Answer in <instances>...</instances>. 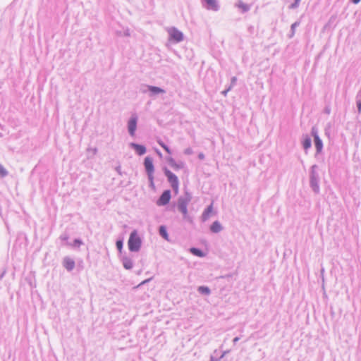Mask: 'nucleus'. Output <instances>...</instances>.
<instances>
[{
  "label": "nucleus",
  "mask_w": 361,
  "mask_h": 361,
  "mask_svg": "<svg viewBox=\"0 0 361 361\" xmlns=\"http://www.w3.org/2000/svg\"><path fill=\"white\" fill-rule=\"evenodd\" d=\"M192 200V196L188 192H185L183 196L178 200V209L183 214V219L191 221L188 214V204Z\"/></svg>",
  "instance_id": "obj_1"
},
{
  "label": "nucleus",
  "mask_w": 361,
  "mask_h": 361,
  "mask_svg": "<svg viewBox=\"0 0 361 361\" xmlns=\"http://www.w3.org/2000/svg\"><path fill=\"white\" fill-rule=\"evenodd\" d=\"M142 245V240L139 236L136 230L133 231L128 241V249L130 252H138Z\"/></svg>",
  "instance_id": "obj_2"
},
{
  "label": "nucleus",
  "mask_w": 361,
  "mask_h": 361,
  "mask_svg": "<svg viewBox=\"0 0 361 361\" xmlns=\"http://www.w3.org/2000/svg\"><path fill=\"white\" fill-rule=\"evenodd\" d=\"M317 165H313L310 169V185L312 190L316 193L318 194L319 192V176L318 172Z\"/></svg>",
  "instance_id": "obj_3"
},
{
  "label": "nucleus",
  "mask_w": 361,
  "mask_h": 361,
  "mask_svg": "<svg viewBox=\"0 0 361 361\" xmlns=\"http://www.w3.org/2000/svg\"><path fill=\"white\" fill-rule=\"evenodd\" d=\"M164 172L165 176L167 177V180L170 183L172 188L177 191L179 185V180L178 177L166 167H164Z\"/></svg>",
  "instance_id": "obj_4"
},
{
  "label": "nucleus",
  "mask_w": 361,
  "mask_h": 361,
  "mask_svg": "<svg viewBox=\"0 0 361 361\" xmlns=\"http://www.w3.org/2000/svg\"><path fill=\"white\" fill-rule=\"evenodd\" d=\"M170 39L174 42H180L183 40V34L177 28L173 27L168 30Z\"/></svg>",
  "instance_id": "obj_5"
},
{
  "label": "nucleus",
  "mask_w": 361,
  "mask_h": 361,
  "mask_svg": "<svg viewBox=\"0 0 361 361\" xmlns=\"http://www.w3.org/2000/svg\"><path fill=\"white\" fill-rule=\"evenodd\" d=\"M144 166L147 174L148 179H152V175L154 174V172L152 158L150 157H146L144 161Z\"/></svg>",
  "instance_id": "obj_6"
},
{
  "label": "nucleus",
  "mask_w": 361,
  "mask_h": 361,
  "mask_svg": "<svg viewBox=\"0 0 361 361\" xmlns=\"http://www.w3.org/2000/svg\"><path fill=\"white\" fill-rule=\"evenodd\" d=\"M171 191L169 190H164L157 201V204L158 206H164L167 204L171 200Z\"/></svg>",
  "instance_id": "obj_7"
},
{
  "label": "nucleus",
  "mask_w": 361,
  "mask_h": 361,
  "mask_svg": "<svg viewBox=\"0 0 361 361\" xmlns=\"http://www.w3.org/2000/svg\"><path fill=\"white\" fill-rule=\"evenodd\" d=\"M137 117L136 116H132L128 122V130L131 136L135 135L137 128Z\"/></svg>",
  "instance_id": "obj_8"
},
{
  "label": "nucleus",
  "mask_w": 361,
  "mask_h": 361,
  "mask_svg": "<svg viewBox=\"0 0 361 361\" xmlns=\"http://www.w3.org/2000/svg\"><path fill=\"white\" fill-rule=\"evenodd\" d=\"M166 161L174 170L182 169L185 166V164L183 161L176 162L175 159L171 157H167Z\"/></svg>",
  "instance_id": "obj_9"
},
{
  "label": "nucleus",
  "mask_w": 361,
  "mask_h": 361,
  "mask_svg": "<svg viewBox=\"0 0 361 361\" xmlns=\"http://www.w3.org/2000/svg\"><path fill=\"white\" fill-rule=\"evenodd\" d=\"M146 87L147 88V90H149V97H154L155 95L164 94L166 92V91L164 89L159 87L147 85L146 86Z\"/></svg>",
  "instance_id": "obj_10"
},
{
  "label": "nucleus",
  "mask_w": 361,
  "mask_h": 361,
  "mask_svg": "<svg viewBox=\"0 0 361 361\" xmlns=\"http://www.w3.org/2000/svg\"><path fill=\"white\" fill-rule=\"evenodd\" d=\"M204 7L208 10L216 11L219 8V6L216 0H204Z\"/></svg>",
  "instance_id": "obj_11"
},
{
  "label": "nucleus",
  "mask_w": 361,
  "mask_h": 361,
  "mask_svg": "<svg viewBox=\"0 0 361 361\" xmlns=\"http://www.w3.org/2000/svg\"><path fill=\"white\" fill-rule=\"evenodd\" d=\"M130 147L135 149L136 153L140 156L146 153V147L144 145L131 142L130 143Z\"/></svg>",
  "instance_id": "obj_12"
},
{
  "label": "nucleus",
  "mask_w": 361,
  "mask_h": 361,
  "mask_svg": "<svg viewBox=\"0 0 361 361\" xmlns=\"http://www.w3.org/2000/svg\"><path fill=\"white\" fill-rule=\"evenodd\" d=\"M75 262L73 259L68 257H64L63 260V265L66 269L67 271H71L75 267Z\"/></svg>",
  "instance_id": "obj_13"
},
{
  "label": "nucleus",
  "mask_w": 361,
  "mask_h": 361,
  "mask_svg": "<svg viewBox=\"0 0 361 361\" xmlns=\"http://www.w3.org/2000/svg\"><path fill=\"white\" fill-rule=\"evenodd\" d=\"M121 262L123 267L126 269L130 270L133 267V262L132 259L128 256H123L121 258Z\"/></svg>",
  "instance_id": "obj_14"
},
{
  "label": "nucleus",
  "mask_w": 361,
  "mask_h": 361,
  "mask_svg": "<svg viewBox=\"0 0 361 361\" xmlns=\"http://www.w3.org/2000/svg\"><path fill=\"white\" fill-rule=\"evenodd\" d=\"M223 230V226L219 221H215L210 226L211 232L214 233H218Z\"/></svg>",
  "instance_id": "obj_15"
},
{
  "label": "nucleus",
  "mask_w": 361,
  "mask_h": 361,
  "mask_svg": "<svg viewBox=\"0 0 361 361\" xmlns=\"http://www.w3.org/2000/svg\"><path fill=\"white\" fill-rule=\"evenodd\" d=\"M212 209H213L212 204H210L204 209V211L203 212L202 216H201L202 221L204 222L209 219L210 214L212 212Z\"/></svg>",
  "instance_id": "obj_16"
},
{
  "label": "nucleus",
  "mask_w": 361,
  "mask_h": 361,
  "mask_svg": "<svg viewBox=\"0 0 361 361\" xmlns=\"http://www.w3.org/2000/svg\"><path fill=\"white\" fill-rule=\"evenodd\" d=\"M230 352V350H226L224 351L221 355H219V358H215L214 355L215 354H219V352L218 350H215L212 355L210 356V361H220L221 359H222L226 354H228Z\"/></svg>",
  "instance_id": "obj_17"
},
{
  "label": "nucleus",
  "mask_w": 361,
  "mask_h": 361,
  "mask_svg": "<svg viewBox=\"0 0 361 361\" xmlns=\"http://www.w3.org/2000/svg\"><path fill=\"white\" fill-rule=\"evenodd\" d=\"M311 138L308 135H306L302 140V146L305 152L311 147Z\"/></svg>",
  "instance_id": "obj_18"
},
{
  "label": "nucleus",
  "mask_w": 361,
  "mask_h": 361,
  "mask_svg": "<svg viewBox=\"0 0 361 361\" xmlns=\"http://www.w3.org/2000/svg\"><path fill=\"white\" fill-rule=\"evenodd\" d=\"M314 145L317 153H320L323 149V142L320 137H316V140H314Z\"/></svg>",
  "instance_id": "obj_19"
},
{
  "label": "nucleus",
  "mask_w": 361,
  "mask_h": 361,
  "mask_svg": "<svg viewBox=\"0 0 361 361\" xmlns=\"http://www.w3.org/2000/svg\"><path fill=\"white\" fill-rule=\"evenodd\" d=\"M159 235L165 240H169L166 228L164 226H160L159 228Z\"/></svg>",
  "instance_id": "obj_20"
},
{
  "label": "nucleus",
  "mask_w": 361,
  "mask_h": 361,
  "mask_svg": "<svg viewBox=\"0 0 361 361\" xmlns=\"http://www.w3.org/2000/svg\"><path fill=\"white\" fill-rule=\"evenodd\" d=\"M197 291L202 295H209L211 293L210 289L207 286H199L197 288Z\"/></svg>",
  "instance_id": "obj_21"
},
{
  "label": "nucleus",
  "mask_w": 361,
  "mask_h": 361,
  "mask_svg": "<svg viewBox=\"0 0 361 361\" xmlns=\"http://www.w3.org/2000/svg\"><path fill=\"white\" fill-rule=\"evenodd\" d=\"M237 6L243 13L247 12L250 8L249 5L244 4L242 1H238Z\"/></svg>",
  "instance_id": "obj_22"
},
{
  "label": "nucleus",
  "mask_w": 361,
  "mask_h": 361,
  "mask_svg": "<svg viewBox=\"0 0 361 361\" xmlns=\"http://www.w3.org/2000/svg\"><path fill=\"white\" fill-rule=\"evenodd\" d=\"M116 34L117 36H126V37H130V30L129 28H125L123 30V31L122 30H117L116 32Z\"/></svg>",
  "instance_id": "obj_23"
},
{
  "label": "nucleus",
  "mask_w": 361,
  "mask_h": 361,
  "mask_svg": "<svg viewBox=\"0 0 361 361\" xmlns=\"http://www.w3.org/2000/svg\"><path fill=\"white\" fill-rule=\"evenodd\" d=\"M190 252L192 255L197 256V257H204V254L203 253V252L201 250L196 248V247H192L190 249Z\"/></svg>",
  "instance_id": "obj_24"
},
{
  "label": "nucleus",
  "mask_w": 361,
  "mask_h": 361,
  "mask_svg": "<svg viewBox=\"0 0 361 361\" xmlns=\"http://www.w3.org/2000/svg\"><path fill=\"white\" fill-rule=\"evenodd\" d=\"M8 174V171L1 164H0V176L1 178H4L7 176Z\"/></svg>",
  "instance_id": "obj_25"
},
{
  "label": "nucleus",
  "mask_w": 361,
  "mask_h": 361,
  "mask_svg": "<svg viewBox=\"0 0 361 361\" xmlns=\"http://www.w3.org/2000/svg\"><path fill=\"white\" fill-rule=\"evenodd\" d=\"M300 25V22L299 21H296L294 23H293L291 25V27H290V32H291V35H290V37L293 36L294 34H295V30L296 29V27L298 26H299Z\"/></svg>",
  "instance_id": "obj_26"
},
{
  "label": "nucleus",
  "mask_w": 361,
  "mask_h": 361,
  "mask_svg": "<svg viewBox=\"0 0 361 361\" xmlns=\"http://www.w3.org/2000/svg\"><path fill=\"white\" fill-rule=\"evenodd\" d=\"M158 143L168 154H171V150L170 149V148L163 142L159 141Z\"/></svg>",
  "instance_id": "obj_27"
},
{
  "label": "nucleus",
  "mask_w": 361,
  "mask_h": 361,
  "mask_svg": "<svg viewBox=\"0 0 361 361\" xmlns=\"http://www.w3.org/2000/svg\"><path fill=\"white\" fill-rule=\"evenodd\" d=\"M300 1H301V0H295L294 2L288 6V8L290 9L297 8L300 5Z\"/></svg>",
  "instance_id": "obj_28"
},
{
  "label": "nucleus",
  "mask_w": 361,
  "mask_h": 361,
  "mask_svg": "<svg viewBox=\"0 0 361 361\" xmlns=\"http://www.w3.org/2000/svg\"><path fill=\"white\" fill-rule=\"evenodd\" d=\"M123 245V240H116V246L120 252L122 251Z\"/></svg>",
  "instance_id": "obj_29"
},
{
  "label": "nucleus",
  "mask_w": 361,
  "mask_h": 361,
  "mask_svg": "<svg viewBox=\"0 0 361 361\" xmlns=\"http://www.w3.org/2000/svg\"><path fill=\"white\" fill-rule=\"evenodd\" d=\"M311 134L314 137V140H316V137H319L318 135V130L316 127L312 128Z\"/></svg>",
  "instance_id": "obj_30"
},
{
  "label": "nucleus",
  "mask_w": 361,
  "mask_h": 361,
  "mask_svg": "<svg viewBox=\"0 0 361 361\" xmlns=\"http://www.w3.org/2000/svg\"><path fill=\"white\" fill-rule=\"evenodd\" d=\"M82 244L83 243L80 239H75L71 245L73 247H80Z\"/></svg>",
  "instance_id": "obj_31"
},
{
  "label": "nucleus",
  "mask_w": 361,
  "mask_h": 361,
  "mask_svg": "<svg viewBox=\"0 0 361 361\" xmlns=\"http://www.w3.org/2000/svg\"><path fill=\"white\" fill-rule=\"evenodd\" d=\"M59 238L62 241H67L69 238V236L67 233H63L60 235Z\"/></svg>",
  "instance_id": "obj_32"
},
{
  "label": "nucleus",
  "mask_w": 361,
  "mask_h": 361,
  "mask_svg": "<svg viewBox=\"0 0 361 361\" xmlns=\"http://www.w3.org/2000/svg\"><path fill=\"white\" fill-rule=\"evenodd\" d=\"M184 154L186 155H190V154H193V150L192 149V148L188 147V148L185 149Z\"/></svg>",
  "instance_id": "obj_33"
},
{
  "label": "nucleus",
  "mask_w": 361,
  "mask_h": 361,
  "mask_svg": "<svg viewBox=\"0 0 361 361\" xmlns=\"http://www.w3.org/2000/svg\"><path fill=\"white\" fill-rule=\"evenodd\" d=\"M148 85H142L141 87H140V92H142V93H146L147 92H149V90H147V88L146 87V86H147Z\"/></svg>",
  "instance_id": "obj_34"
},
{
  "label": "nucleus",
  "mask_w": 361,
  "mask_h": 361,
  "mask_svg": "<svg viewBox=\"0 0 361 361\" xmlns=\"http://www.w3.org/2000/svg\"><path fill=\"white\" fill-rule=\"evenodd\" d=\"M356 105L358 112L361 113V100H356Z\"/></svg>",
  "instance_id": "obj_35"
},
{
  "label": "nucleus",
  "mask_w": 361,
  "mask_h": 361,
  "mask_svg": "<svg viewBox=\"0 0 361 361\" xmlns=\"http://www.w3.org/2000/svg\"><path fill=\"white\" fill-rule=\"evenodd\" d=\"M236 81H237V78L235 77H232L230 86H232V87H233L235 85Z\"/></svg>",
  "instance_id": "obj_36"
},
{
  "label": "nucleus",
  "mask_w": 361,
  "mask_h": 361,
  "mask_svg": "<svg viewBox=\"0 0 361 361\" xmlns=\"http://www.w3.org/2000/svg\"><path fill=\"white\" fill-rule=\"evenodd\" d=\"M232 89V86H229L227 89H226L225 90H224L221 93L222 94H224V96H226L228 93V92H229Z\"/></svg>",
  "instance_id": "obj_37"
},
{
  "label": "nucleus",
  "mask_w": 361,
  "mask_h": 361,
  "mask_svg": "<svg viewBox=\"0 0 361 361\" xmlns=\"http://www.w3.org/2000/svg\"><path fill=\"white\" fill-rule=\"evenodd\" d=\"M204 154L202 152L199 153L198 158L201 160H203L204 159Z\"/></svg>",
  "instance_id": "obj_38"
},
{
  "label": "nucleus",
  "mask_w": 361,
  "mask_h": 361,
  "mask_svg": "<svg viewBox=\"0 0 361 361\" xmlns=\"http://www.w3.org/2000/svg\"><path fill=\"white\" fill-rule=\"evenodd\" d=\"M356 100H361V91H359L356 95Z\"/></svg>",
  "instance_id": "obj_39"
},
{
  "label": "nucleus",
  "mask_w": 361,
  "mask_h": 361,
  "mask_svg": "<svg viewBox=\"0 0 361 361\" xmlns=\"http://www.w3.org/2000/svg\"><path fill=\"white\" fill-rule=\"evenodd\" d=\"M149 183L151 186H154V175H152V179H149Z\"/></svg>",
  "instance_id": "obj_40"
},
{
  "label": "nucleus",
  "mask_w": 361,
  "mask_h": 361,
  "mask_svg": "<svg viewBox=\"0 0 361 361\" xmlns=\"http://www.w3.org/2000/svg\"><path fill=\"white\" fill-rule=\"evenodd\" d=\"M240 340L239 337H235L233 340L234 344H235Z\"/></svg>",
  "instance_id": "obj_41"
},
{
  "label": "nucleus",
  "mask_w": 361,
  "mask_h": 361,
  "mask_svg": "<svg viewBox=\"0 0 361 361\" xmlns=\"http://www.w3.org/2000/svg\"><path fill=\"white\" fill-rule=\"evenodd\" d=\"M354 4H357L361 0H350Z\"/></svg>",
  "instance_id": "obj_42"
},
{
  "label": "nucleus",
  "mask_w": 361,
  "mask_h": 361,
  "mask_svg": "<svg viewBox=\"0 0 361 361\" xmlns=\"http://www.w3.org/2000/svg\"><path fill=\"white\" fill-rule=\"evenodd\" d=\"M5 272L0 274V280L4 277Z\"/></svg>",
  "instance_id": "obj_43"
},
{
  "label": "nucleus",
  "mask_w": 361,
  "mask_h": 361,
  "mask_svg": "<svg viewBox=\"0 0 361 361\" xmlns=\"http://www.w3.org/2000/svg\"><path fill=\"white\" fill-rule=\"evenodd\" d=\"M214 356H215V358H219V354H215Z\"/></svg>",
  "instance_id": "obj_44"
}]
</instances>
